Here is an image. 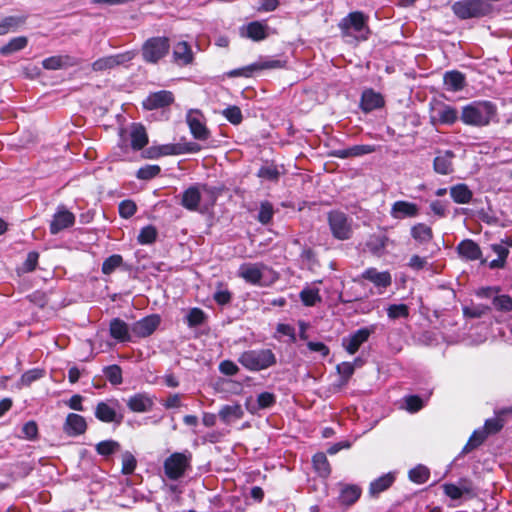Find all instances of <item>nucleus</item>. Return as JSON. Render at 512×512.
<instances>
[{"instance_id": "nucleus-51", "label": "nucleus", "mask_w": 512, "mask_h": 512, "mask_svg": "<svg viewBox=\"0 0 512 512\" xmlns=\"http://www.w3.org/2000/svg\"><path fill=\"white\" fill-rule=\"evenodd\" d=\"M273 215H274V208H273L272 203H270L267 200L261 202L259 212L257 215V220L262 225H268L272 221Z\"/></svg>"}, {"instance_id": "nucleus-37", "label": "nucleus", "mask_w": 512, "mask_h": 512, "mask_svg": "<svg viewBox=\"0 0 512 512\" xmlns=\"http://www.w3.org/2000/svg\"><path fill=\"white\" fill-rule=\"evenodd\" d=\"M218 415L224 423H230L232 420L243 418L244 412L240 404L224 405L219 410Z\"/></svg>"}, {"instance_id": "nucleus-49", "label": "nucleus", "mask_w": 512, "mask_h": 512, "mask_svg": "<svg viewBox=\"0 0 512 512\" xmlns=\"http://www.w3.org/2000/svg\"><path fill=\"white\" fill-rule=\"evenodd\" d=\"M161 173V167L156 164H147L140 167L136 172V177L139 180L149 181L157 177Z\"/></svg>"}, {"instance_id": "nucleus-5", "label": "nucleus", "mask_w": 512, "mask_h": 512, "mask_svg": "<svg viewBox=\"0 0 512 512\" xmlns=\"http://www.w3.org/2000/svg\"><path fill=\"white\" fill-rule=\"evenodd\" d=\"M192 454L186 452H174L168 456L163 464L165 476L169 480H179L186 471L191 469Z\"/></svg>"}, {"instance_id": "nucleus-42", "label": "nucleus", "mask_w": 512, "mask_h": 512, "mask_svg": "<svg viewBox=\"0 0 512 512\" xmlns=\"http://www.w3.org/2000/svg\"><path fill=\"white\" fill-rule=\"evenodd\" d=\"M266 26L259 21H252L247 25V37L253 41H261L267 37Z\"/></svg>"}, {"instance_id": "nucleus-63", "label": "nucleus", "mask_w": 512, "mask_h": 512, "mask_svg": "<svg viewBox=\"0 0 512 512\" xmlns=\"http://www.w3.org/2000/svg\"><path fill=\"white\" fill-rule=\"evenodd\" d=\"M336 369L343 383H347L355 371L354 364L351 362H342L337 365Z\"/></svg>"}, {"instance_id": "nucleus-40", "label": "nucleus", "mask_w": 512, "mask_h": 512, "mask_svg": "<svg viewBox=\"0 0 512 512\" xmlns=\"http://www.w3.org/2000/svg\"><path fill=\"white\" fill-rule=\"evenodd\" d=\"M408 478L413 483L424 484L430 478V470L425 465L418 464L417 466L409 470Z\"/></svg>"}, {"instance_id": "nucleus-34", "label": "nucleus", "mask_w": 512, "mask_h": 512, "mask_svg": "<svg viewBox=\"0 0 512 512\" xmlns=\"http://www.w3.org/2000/svg\"><path fill=\"white\" fill-rule=\"evenodd\" d=\"M26 16H6L0 18V36L16 32L26 23Z\"/></svg>"}, {"instance_id": "nucleus-62", "label": "nucleus", "mask_w": 512, "mask_h": 512, "mask_svg": "<svg viewBox=\"0 0 512 512\" xmlns=\"http://www.w3.org/2000/svg\"><path fill=\"white\" fill-rule=\"evenodd\" d=\"M405 404H406V410L410 413H416L420 411L423 406L424 402L422 398L418 395H409L405 397Z\"/></svg>"}, {"instance_id": "nucleus-22", "label": "nucleus", "mask_w": 512, "mask_h": 512, "mask_svg": "<svg viewBox=\"0 0 512 512\" xmlns=\"http://www.w3.org/2000/svg\"><path fill=\"white\" fill-rule=\"evenodd\" d=\"M126 405L131 412L144 413L152 410L153 399L146 393H136L128 398Z\"/></svg>"}, {"instance_id": "nucleus-18", "label": "nucleus", "mask_w": 512, "mask_h": 512, "mask_svg": "<svg viewBox=\"0 0 512 512\" xmlns=\"http://www.w3.org/2000/svg\"><path fill=\"white\" fill-rule=\"evenodd\" d=\"M455 153L452 150L437 151V155L433 160V170L440 175H448L453 173V159Z\"/></svg>"}, {"instance_id": "nucleus-29", "label": "nucleus", "mask_w": 512, "mask_h": 512, "mask_svg": "<svg viewBox=\"0 0 512 512\" xmlns=\"http://www.w3.org/2000/svg\"><path fill=\"white\" fill-rule=\"evenodd\" d=\"M131 148L134 151L142 150L149 142L145 127L140 123H133L130 131Z\"/></svg>"}, {"instance_id": "nucleus-32", "label": "nucleus", "mask_w": 512, "mask_h": 512, "mask_svg": "<svg viewBox=\"0 0 512 512\" xmlns=\"http://www.w3.org/2000/svg\"><path fill=\"white\" fill-rule=\"evenodd\" d=\"M450 196L457 204H468L473 198V192L465 183H458L450 187Z\"/></svg>"}, {"instance_id": "nucleus-1", "label": "nucleus", "mask_w": 512, "mask_h": 512, "mask_svg": "<svg viewBox=\"0 0 512 512\" xmlns=\"http://www.w3.org/2000/svg\"><path fill=\"white\" fill-rule=\"evenodd\" d=\"M497 114V107L491 101H474L462 108L460 119L469 126H487Z\"/></svg>"}, {"instance_id": "nucleus-31", "label": "nucleus", "mask_w": 512, "mask_h": 512, "mask_svg": "<svg viewBox=\"0 0 512 512\" xmlns=\"http://www.w3.org/2000/svg\"><path fill=\"white\" fill-rule=\"evenodd\" d=\"M410 235L419 245L430 243L434 237L432 228L425 223L413 225L410 229Z\"/></svg>"}, {"instance_id": "nucleus-43", "label": "nucleus", "mask_w": 512, "mask_h": 512, "mask_svg": "<svg viewBox=\"0 0 512 512\" xmlns=\"http://www.w3.org/2000/svg\"><path fill=\"white\" fill-rule=\"evenodd\" d=\"M207 320L206 313L198 307L191 308L186 315V323L190 328L204 324Z\"/></svg>"}, {"instance_id": "nucleus-59", "label": "nucleus", "mask_w": 512, "mask_h": 512, "mask_svg": "<svg viewBox=\"0 0 512 512\" xmlns=\"http://www.w3.org/2000/svg\"><path fill=\"white\" fill-rule=\"evenodd\" d=\"M21 433H22L21 437L24 439H27L30 441L36 440L38 438V433H39L38 425H37L36 421L30 420V421L26 422L22 426Z\"/></svg>"}, {"instance_id": "nucleus-23", "label": "nucleus", "mask_w": 512, "mask_h": 512, "mask_svg": "<svg viewBox=\"0 0 512 512\" xmlns=\"http://www.w3.org/2000/svg\"><path fill=\"white\" fill-rule=\"evenodd\" d=\"M396 476L392 472H388L377 479L373 480L368 488V494L372 498H378L379 495L388 490L395 482Z\"/></svg>"}, {"instance_id": "nucleus-13", "label": "nucleus", "mask_w": 512, "mask_h": 512, "mask_svg": "<svg viewBox=\"0 0 512 512\" xmlns=\"http://www.w3.org/2000/svg\"><path fill=\"white\" fill-rule=\"evenodd\" d=\"M63 432L69 437H78L86 433L88 424L86 419L77 413H69L62 426Z\"/></svg>"}, {"instance_id": "nucleus-58", "label": "nucleus", "mask_w": 512, "mask_h": 512, "mask_svg": "<svg viewBox=\"0 0 512 512\" xmlns=\"http://www.w3.org/2000/svg\"><path fill=\"white\" fill-rule=\"evenodd\" d=\"M256 175L259 178L273 182H277L280 177L278 168L275 165L260 167Z\"/></svg>"}, {"instance_id": "nucleus-56", "label": "nucleus", "mask_w": 512, "mask_h": 512, "mask_svg": "<svg viewBox=\"0 0 512 512\" xmlns=\"http://www.w3.org/2000/svg\"><path fill=\"white\" fill-rule=\"evenodd\" d=\"M494 308L502 312L512 311V297L507 294L495 296L492 300Z\"/></svg>"}, {"instance_id": "nucleus-55", "label": "nucleus", "mask_w": 512, "mask_h": 512, "mask_svg": "<svg viewBox=\"0 0 512 512\" xmlns=\"http://www.w3.org/2000/svg\"><path fill=\"white\" fill-rule=\"evenodd\" d=\"M222 115L233 125H239L243 121L242 111L236 105L225 108Z\"/></svg>"}, {"instance_id": "nucleus-50", "label": "nucleus", "mask_w": 512, "mask_h": 512, "mask_svg": "<svg viewBox=\"0 0 512 512\" xmlns=\"http://www.w3.org/2000/svg\"><path fill=\"white\" fill-rule=\"evenodd\" d=\"M122 264L123 257L120 254H113L103 261L101 271L104 275H110Z\"/></svg>"}, {"instance_id": "nucleus-8", "label": "nucleus", "mask_w": 512, "mask_h": 512, "mask_svg": "<svg viewBox=\"0 0 512 512\" xmlns=\"http://www.w3.org/2000/svg\"><path fill=\"white\" fill-rule=\"evenodd\" d=\"M368 16L365 15L361 11L350 12L346 17L341 19L338 24V27L341 31L342 36L350 35V30H354L355 32H362L363 30H367L369 33V27L367 25Z\"/></svg>"}, {"instance_id": "nucleus-11", "label": "nucleus", "mask_w": 512, "mask_h": 512, "mask_svg": "<svg viewBox=\"0 0 512 512\" xmlns=\"http://www.w3.org/2000/svg\"><path fill=\"white\" fill-rule=\"evenodd\" d=\"M375 326L372 325L370 327H363L349 335L348 337L343 338L342 345L348 354H355L361 345L368 341L370 335L374 333Z\"/></svg>"}, {"instance_id": "nucleus-12", "label": "nucleus", "mask_w": 512, "mask_h": 512, "mask_svg": "<svg viewBox=\"0 0 512 512\" xmlns=\"http://www.w3.org/2000/svg\"><path fill=\"white\" fill-rule=\"evenodd\" d=\"M75 224V215L64 206H59L49 225V231L56 235L64 229L70 228Z\"/></svg>"}, {"instance_id": "nucleus-46", "label": "nucleus", "mask_w": 512, "mask_h": 512, "mask_svg": "<svg viewBox=\"0 0 512 512\" xmlns=\"http://www.w3.org/2000/svg\"><path fill=\"white\" fill-rule=\"evenodd\" d=\"M158 231L155 226L147 225L140 230L137 241L141 245H150L156 242Z\"/></svg>"}, {"instance_id": "nucleus-47", "label": "nucleus", "mask_w": 512, "mask_h": 512, "mask_svg": "<svg viewBox=\"0 0 512 512\" xmlns=\"http://www.w3.org/2000/svg\"><path fill=\"white\" fill-rule=\"evenodd\" d=\"M103 374L112 385H120L123 382L122 369L117 364L105 366Z\"/></svg>"}, {"instance_id": "nucleus-20", "label": "nucleus", "mask_w": 512, "mask_h": 512, "mask_svg": "<svg viewBox=\"0 0 512 512\" xmlns=\"http://www.w3.org/2000/svg\"><path fill=\"white\" fill-rule=\"evenodd\" d=\"M109 332L110 336L118 342L125 343L134 341L131 328L129 329L128 324L120 318H114L110 321Z\"/></svg>"}, {"instance_id": "nucleus-27", "label": "nucleus", "mask_w": 512, "mask_h": 512, "mask_svg": "<svg viewBox=\"0 0 512 512\" xmlns=\"http://www.w3.org/2000/svg\"><path fill=\"white\" fill-rule=\"evenodd\" d=\"M458 254L469 261H475L481 258L482 251L480 246L472 239L462 240L456 247Z\"/></svg>"}, {"instance_id": "nucleus-17", "label": "nucleus", "mask_w": 512, "mask_h": 512, "mask_svg": "<svg viewBox=\"0 0 512 512\" xmlns=\"http://www.w3.org/2000/svg\"><path fill=\"white\" fill-rule=\"evenodd\" d=\"M385 106V99L381 93L375 92L373 89H366L362 92L360 99V108L364 113L381 109Z\"/></svg>"}, {"instance_id": "nucleus-3", "label": "nucleus", "mask_w": 512, "mask_h": 512, "mask_svg": "<svg viewBox=\"0 0 512 512\" xmlns=\"http://www.w3.org/2000/svg\"><path fill=\"white\" fill-rule=\"evenodd\" d=\"M453 14L460 20L483 18L493 12V6L487 0H459L452 4Z\"/></svg>"}, {"instance_id": "nucleus-9", "label": "nucleus", "mask_w": 512, "mask_h": 512, "mask_svg": "<svg viewBox=\"0 0 512 512\" xmlns=\"http://www.w3.org/2000/svg\"><path fill=\"white\" fill-rule=\"evenodd\" d=\"M158 151L163 156L183 155V154H195L201 151L202 147L192 141H186L183 137L178 143H169L163 145H157Z\"/></svg>"}, {"instance_id": "nucleus-21", "label": "nucleus", "mask_w": 512, "mask_h": 512, "mask_svg": "<svg viewBox=\"0 0 512 512\" xmlns=\"http://www.w3.org/2000/svg\"><path fill=\"white\" fill-rule=\"evenodd\" d=\"M390 214L394 219L413 218L418 216L419 207L413 202L398 200L392 204Z\"/></svg>"}, {"instance_id": "nucleus-36", "label": "nucleus", "mask_w": 512, "mask_h": 512, "mask_svg": "<svg viewBox=\"0 0 512 512\" xmlns=\"http://www.w3.org/2000/svg\"><path fill=\"white\" fill-rule=\"evenodd\" d=\"M389 238L385 235L377 236L373 235L366 242V247L371 254L377 257L384 255Z\"/></svg>"}, {"instance_id": "nucleus-64", "label": "nucleus", "mask_w": 512, "mask_h": 512, "mask_svg": "<svg viewBox=\"0 0 512 512\" xmlns=\"http://www.w3.org/2000/svg\"><path fill=\"white\" fill-rule=\"evenodd\" d=\"M114 63L111 55L102 57L94 61L91 65V68L95 72L105 71L114 68Z\"/></svg>"}, {"instance_id": "nucleus-15", "label": "nucleus", "mask_w": 512, "mask_h": 512, "mask_svg": "<svg viewBox=\"0 0 512 512\" xmlns=\"http://www.w3.org/2000/svg\"><path fill=\"white\" fill-rule=\"evenodd\" d=\"M174 102V95L171 91L160 90L150 93L143 101V108L146 110H155L165 108Z\"/></svg>"}, {"instance_id": "nucleus-19", "label": "nucleus", "mask_w": 512, "mask_h": 512, "mask_svg": "<svg viewBox=\"0 0 512 512\" xmlns=\"http://www.w3.org/2000/svg\"><path fill=\"white\" fill-rule=\"evenodd\" d=\"M375 151H376L375 145L361 144V145H354V146L346 148V149L332 150L329 152V156L339 158V159H347V158L360 157L363 155L371 154V153H374Z\"/></svg>"}, {"instance_id": "nucleus-52", "label": "nucleus", "mask_w": 512, "mask_h": 512, "mask_svg": "<svg viewBox=\"0 0 512 512\" xmlns=\"http://www.w3.org/2000/svg\"><path fill=\"white\" fill-rule=\"evenodd\" d=\"M122 467L121 473L123 475H131L137 467V459L130 451H125L121 455Z\"/></svg>"}, {"instance_id": "nucleus-41", "label": "nucleus", "mask_w": 512, "mask_h": 512, "mask_svg": "<svg viewBox=\"0 0 512 512\" xmlns=\"http://www.w3.org/2000/svg\"><path fill=\"white\" fill-rule=\"evenodd\" d=\"M120 448V443L113 439L100 441L95 446L96 452L103 457L111 456L112 454L118 452Z\"/></svg>"}, {"instance_id": "nucleus-57", "label": "nucleus", "mask_w": 512, "mask_h": 512, "mask_svg": "<svg viewBox=\"0 0 512 512\" xmlns=\"http://www.w3.org/2000/svg\"><path fill=\"white\" fill-rule=\"evenodd\" d=\"M119 215L124 219L131 218L137 212V205L133 200H123L119 203Z\"/></svg>"}, {"instance_id": "nucleus-16", "label": "nucleus", "mask_w": 512, "mask_h": 512, "mask_svg": "<svg viewBox=\"0 0 512 512\" xmlns=\"http://www.w3.org/2000/svg\"><path fill=\"white\" fill-rule=\"evenodd\" d=\"M202 198L200 184L189 186L182 193L180 205L188 211L197 212Z\"/></svg>"}, {"instance_id": "nucleus-35", "label": "nucleus", "mask_w": 512, "mask_h": 512, "mask_svg": "<svg viewBox=\"0 0 512 512\" xmlns=\"http://www.w3.org/2000/svg\"><path fill=\"white\" fill-rule=\"evenodd\" d=\"M312 465L316 473L322 478H328L331 474V465L323 452H317L312 457Z\"/></svg>"}, {"instance_id": "nucleus-6", "label": "nucleus", "mask_w": 512, "mask_h": 512, "mask_svg": "<svg viewBox=\"0 0 512 512\" xmlns=\"http://www.w3.org/2000/svg\"><path fill=\"white\" fill-rule=\"evenodd\" d=\"M331 233L335 239L348 240L352 235V228L344 212L332 210L327 215Z\"/></svg>"}, {"instance_id": "nucleus-39", "label": "nucleus", "mask_w": 512, "mask_h": 512, "mask_svg": "<svg viewBox=\"0 0 512 512\" xmlns=\"http://www.w3.org/2000/svg\"><path fill=\"white\" fill-rule=\"evenodd\" d=\"M362 490L357 485H347L340 493V501L346 506L353 505L361 496Z\"/></svg>"}, {"instance_id": "nucleus-10", "label": "nucleus", "mask_w": 512, "mask_h": 512, "mask_svg": "<svg viewBox=\"0 0 512 512\" xmlns=\"http://www.w3.org/2000/svg\"><path fill=\"white\" fill-rule=\"evenodd\" d=\"M161 317L158 314H151L134 322L131 326V333L136 338H146L151 336L159 327Z\"/></svg>"}, {"instance_id": "nucleus-24", "label": "nucleus", "mask_w": 512, "mask_h": 512, "mask_svg": "<svg viewBox=\"0 0 512 512\" xmlns=\"http://www.w3.org/2000/svg\"><path fill=\"white\" fill-rule=\"evenodd\" d=\"M94 414L99 421L104 423L120 424L123 419L122 415H118L116 410L104 401L97 403Z\"/></svg>"}, {"instance_id": "nucleus-60", "label": "nucleus", "mask_w": 512, "mask_h": 512, "mask_svg": "<svg viewBox=\"0 0 512 512\" xmlns=\"http://www.w3.org/2000/svg\"><path fill=\"white\" fill-rule=\"evenodd\" d=\"M504 426L503 419L499 417L487 419L484 423L483 431L487 432V436L496 434L502 430Z\"/></svg>"}, {"instance_id": "nucleus-26", "label": "nucleus", "mask_w": 512, "mask_h": 512, "mask_svg": "<svg viewBox=\"0 0 512 512\" xmlns=\"http://www.w3.org/2000/svg\"><path fill=\"white\" fill-rule=\"evenodd\" d=\"M194 60L191 46L186 41L178 42L173 49V62L179 66L190 65Z\"/></svg>"}, {"instance_id": "nucleus-53", "label": "nucleus", "mask_w": 512, "mask_h": 512, "mask_svg": "<svg viewBox=\"0 0 512 512\" xmlns=\"http://www.w3.org/2000/svg\"><path fill=\"white\" fill-rule=\"evenodd\" d=\"M409 307L406 304H391L387 308V316L390 319H398V318H408L409 317Z\"/></svg>"}, {"instance_id": "nucleus-44", "label": "nucleus", "mask_w": 512, "mask_h": 512, "mask_svg": "<svg viewBox=\"0 0 512 512\" xmlns=\"http://www.w3.org/2000/svg\"><path fill=\"white\" fill-rule=\"evenodd\" d=\"M299 296L303 305L307 307L315 306L322 301L319 289L317 288H305L300 292Z\"/></svg>"}, {"instance_id": "nucleus-54", "label": "nucleus", "mask_w": 512, "mask_h": 512, "mask_svg": "<svg viewBox=\"0 0 512 512\" xmlns=\"http://www.w3.org/2000/svg\"><path fill=\"white\" fill-rule=\"evenodd\" d=\"M463 315L467 318H481L483 315L490 311V307L487 305L479 304L474 306H464Z\"/></svg>"}, {"instance_id": "nucleus-48", "label": "nucleus", "mask_w": 512, "mask_h": 512, "mask_svg": "<svg viewBox=\"0 0 512 512\" xmlns=\"http://www.w3.org/2000/svg\"><path fill=\"white\" fill-rule=\"evenodd\" d=\"M39 260V253L37 251H30L27 254L26 260L17 269L18 274L31 273L36 270Z\"/></svg>"}, {"instance_id": "nucleus-2", "label": "nucleus", "mask_w": 512, "mask_h": 512, "mask_svg": "<svg viewBox=\"0 0 512 512\" xmlns=\"http://www.w3.org/2000/svg\"><path fill=\"white\" fill-rule=\"evenodd\" d=\"M238 362L247 370L258 372L274 366L277 358L271 349H251L242 352Z\"/></svg>"}, {"instance_id": "nucleus-14", "label": "nucleus", "mask_w": 512, "mask_h": 512, "mask_svg": "<svg viewBox=\"0 0 512 512\" xmlns=\"http://www.w3.org/2000/svg\"><path fill=\"white\" fill-rule=\"evenodd\" d=\"M200 117H202V114L199 111L190 112L187 115L186 121L193 138L199 141H206L210 138L211 133Z\"/></svg>"}, {"instance_id": "nucleus-28", "label": "nucleus", "mask_w": 512, "mask_h": 512, "mask_svg": "<svg viewBox=\"0 0 512 512\" xmlns=\"http://www.w3.org/2000/svg\"><path fill=\"white\" fill-rule=\"evenodd\" d=\"M458 120V111L456 108L442 103L437 110V118L431 117L432 124L453 125Z\"/></svg>"}, {"instance_id": "nucleus-7", "label": "nucleus", "mask_w": 512, "mask_h": 512, "mask_svg": "<svg viewBox=\"0 0 512 512\" xmlns=\"http://www.w3.org/2000/svg\"><path fill=\"white\" fill-rule=\"evenodd\" d=\"M287 64L286 60L272 59L252 63L250 65L233 69L227 72V76L231 78L235 77H252L255 71L266 70V69H278L284 68Z\"/></svg>"}, {"instance_id": "nucleus-45", "label": "nucleus", "mask_w": 512, "mask_h": 512, "mask_svg": "<svg viewBox=\"0 0 512 512\" xmlns=\"http://www.w3.org/2000/svg\"><path fill=\"white\" fill-rule=\"evenodd\" d=\"M45 369L43 368H33L24 372L20 379L19 385L24 387H29L33 382L43 378L45 376Z\"/></svg>"}, {"instance_id": "nucleus-30", "label": "nucleus", "mask_w": 512, "mask_h": 512, "mask_svg": "<svg viewBox=\"0 0 512 512\" xmlns=\"http://www.w3.org/2000/svg\"><path fill=\"white\" fill-rule=\"evenodd\" d=\"M239 276L247 283L259 285L263 277V273L258 264L245 263L239 268Z\"/></svg>"}, {"instance_id": "nucleus-25", "label": "nucleus", "mask_w": 512, "mask_h": 512, "mask_svg": "<svg viewBox=\"0 0 512 512\" xmlns=\"http://www.w3.org/2000/svg\"><path fill=\"white\" fill-rule=\"evenodd\" d=\"M361 277L365 280L372 282L378 288H387L392 283V277L390 272L383 271L379 272L376 268L370 267L367 268L362 274Z\"/></svg>"}, {"instance_id": "nucleus-38", "label": "nucleus", "mask_w": 512, "mask_h": 512, "mask_svg": "<svg viewBox=\"0 0 512 512\" xmlns=\"http://www.w3.org/2000/svg\"><path fill=\"white\" fill-rule=\"evenodd\" d=\"M28 44V38L26 36H18L10 39L8 43L0 48V54L2 56H8L15 52L23 50Z\"/></svg>"}, {"instance_id": "nucleus-4", "label": "nucleus", "mask_w": 512, "mask_h": 512, "mask_svg": "<svg viewBox=\"0 0 512 512\" xmlns=\"http://www.w3.org/2000/svg\"><path fill=\"white\" fill-rule=\"evenodd\" d=\"M170 47V39L168 37H150L142 44V59L146 63L157 64L169 54Z\"/></svg>"}, {"instance_id": "nucleus-61", "label": "nucleus", "mask_w": 512, "mask_h": 512, "mask_svg": "<svg viewBox=\"0 0 512 512\" xmlns=\"http://www.w3.org/2000/svg\"><path fill=\"white\" fill-rule=\"evenodd\" d=\"M276 403V396L271 392H262L257 396V409H268Z\"/></svg>"}, {"instance_id": "nucleus-33", "label": "nucleus", "mask_w": 512, "mask_h": 512, "mask_svg": "<svg viewBox=\"0 0 512 512\" xmlns=\"http://www.w3.org/2000/svg\"><path fill=\"white\" fill-rule=\"evenodd\" d=\"M444 84L450 91H461L465 85V75L457 70L448 71L444 74Z\"/></svg>"}]
</instances>
